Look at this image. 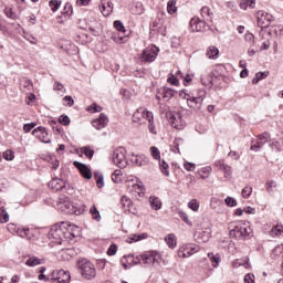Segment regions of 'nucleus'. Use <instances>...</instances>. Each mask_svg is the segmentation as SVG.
<instances>
[{
    "label": "nucleus",
    "mask_w": 283,
    "mask_h": 283,
    "mask_svg": "<svg viewBox=\"0 0 283 283\" xmlns=\"http://www.w3.org/2000/svg\"><path fill=\"white\" fill-rule=\"evenodd\" d=\"M78 233V227L70 226L67 229V223H55L49 231V240H52L55 244H63V240H72L71 237L76 238Z\"/></svg>",
    "instance_id": "nucleus-1"
},
{
    "label": "nucleus",
    "mask_w": 283,
    "mask_h": 283,
    "mask_svg": "<svg viewBox=\"0 0 283 283\" xmlns=\"http://www.w3.org/2000/svg\"><path fill=\"white\" fill-rule=\"evenodd\" d=\"M57 209H61L63 213H67L69 216H81L85 212V206L78 208L76 205L72 203L67 196L59 198Z\"/></svg>",
    "instance_id": "nucleus-2"
},
{
    "label": "nucleus",
    "mask_w": 283,
    "mask_h": 283,
    "mask_svg": "<svg viewBox=\"0 0 283 283\" xmlns=\"http://www.w3.org/2000/svg\"><path fill=\"white\" fill-rule=\"evenodd\" d=\"M38 280L51 283H70V272L65 270H54L51 274H40Z\"/></svg>",
    "instance_id": "nucleus-3"
},
{
    "label": "nucleus",
    "mask_w": 283,
    "mask_h": 283,
    "mask_svg": "<svg viewBox=\"0 0 283 283\" xmlns=\"http://www.w3.org/2000/svg\"><path fill=\"white\" fill-rule=\"evenodd\" d=\"M253 235V230L248 223L239 221L235 223L232 230H230V237L234 240H249Z\"/></svg>",
    "instance_id": "nucleus-4"
},
{
    "label": "nucleus",
    "mask_w": 283,
    "mask_h": 283,
    "mask_svg": "<svg viewBox=\"0 0 283 283\" xmlns=\"http://www.w3.org/2000/svg\"><path fill=\"white\" fill-rule=\"evenodd\" d=\"M78 269L82 277H85V280H94L96 277V268L87 259L78 262Z\"/></svg>",
    "instance_id": "nucleus-5"
},
{
    "label": "nucleus",
    "mask_w": 283,
    "mask_h": 283,
    "mask_svg": "<svg viewBox=\"0 0 283 283\" xmlns=\"http://www.w3.org/2000/svg\"><path fill=\"white\" fill-rule=\"evenodd\" d=\"M125 154H127L125 147H118L113 151V163L116 167H119V169H125V167H127V157Z\"/></svg>",
    "instance_id": "nucleus-6"
},
{
    "label": "nucleus",
    "mask_w": 283,
    "mask_h": 283,
    "mask_svg": "<svg viewBox=\"0 0 283 283\" xmlns=\"http://www.w3.org/2000/svg\"><path fill=\"white\" fill-rule=\"evenodd\" d=\"M143 120H148V123H151V120H154V113L147 111L145 107H139L133 114V123L143 125Z\"/></svg>",
    "instance_id": "nucleus-7"
},
{
    "label": "nucleus",
    "mask_w": 283,
    "mask_h": 283,
    "mask_svg": "<svg viewBox=\"0 0 283 283\" xmlns=\"http://www.w3.org/2000/svg\"><path fill=\"white\" fill-rule=\"evenodd\" d=\"M200 247L195 243H186L181 245L177 252L178 258H191L193 253H198Z\"/></svg>",
    "instance_id": "nucleus-8"
},
{
    "label": "nucleus",
    "mask_w": 283,
    "mask_h": 283,
    "mask_svg": "<svg viewBox=\"0 0 283 283\" xmlns=\"http://www.w3.org/2000/svg\"><path fill=\"white\" fill-rule=\"evenodd\" d=\"M7 229L8 232L12 233L13 235L15 233L20 238H27V240H30L32 238V230H30V228H19L14 223H9L7 226Z\"/></svg>",
    "instance_id": "nucleus-9"
},
{
    "label": "nucleus",
    "mask_w": 283,
    "mask_h": 283,
    "mask_svg": "<svg viewBox=\"0 0 283 283\" xmlns=\"http://www.w3.org/2000/svg\"><path fill=\"white\" fill-rule=\"evenodd\" d=\"M271 137L269 136V133H263L258 136L256 139H253L251 142V151H261V149L264 147L265 143H269V139Z\"/></svg>",
    "instance_id": "nucleus-10"
},
{
    "label": "nucleus",
    "mask_w": 283,
    "mask_h": 283,
    "mask_svg": "<svg viewBox=\"0 0 283 283\" xmlns=\"http://www.w3.org/2000/svg\"><path fill=\"white\" fill-rule=\"evenodd\" d=\"M158 48H146L140 56L142 63H154L156 61V56H158Z\"/></svg>",
    "instance_id": "nucleus-11"
},
{
    "label": "nucleus",
    "mask_w": 283,
    "mask_h": 283,
    "mask_svg": "<svg viewBox=\"0 0 283 283\" xmlns=\"http://www.w3.org/2000/svg\"><path fill=\"white\" fill-rule=\"evenodd\" d=\"M158 262H160V254L156 251H148L142 254V264L151 266V264H156Z\"/></svg>",
    "instance_id": "nucleus-12"
},
{
    "label": "nucleus",
    "mask_w": 283,
    "mask_h": 283,
    "mask_svg": "<svg viewBox=\"0 0 283 283\" xmlns=\"http://www.w3.org/2000/svg\"><path fill=\"white\" fill-rule=\"evenodd\" d=\"M168 123L175 129H185V120H182V115H180V113H177V112L169 113Z\"/></svg>",
    "instance_id": "nucleus-13"
},
{
    "label": "nucleus",
    "mask_w": 283,
    "mask_h": 283,
    "mask_svg": "<svg viewBox=\"0 0 283 283\" xmlns=\"http://www.w3.org/2000/svg\"><path fill=\"white\" fill-rule=\"evenodd\" d=\"M256 20L259 28H269L271 25V22L273 21V15L271 13H266L264 11H259L256 13Z\"/></svg>",
    "instance_id": "nucleus-14"
},
{
    "label": "nucleus",
    "mask_w": 283,
    "mask_h": 283,
    "mask_svg": "<svg viewBox=\"0 0 283 283\" xmlns=\"http://www.w3.org/2000/svg\"><path fill=\"white\" fill-rule=\"evenodd\" d=\"M209 28V22L207 20H200V18H192L190 20V28L192 32H205Z\"/></svg>",
    "instance_id": "nucleus-15"
},
{
    "label": "nucleus",
    "mask_w": 283,
    "mask_h": 283,
    "mask_svg": "<svg viewBox=\"0 0 283 283\" xmlns=\"http://www.w3.org/2000/svg\"><path fill=\"white\" fill-rule=\"evenodd\" d=\"M32 135L35 136L41 143L50 144L52 140L49 137L48 129L43 126H39L32 130Z\"/></svg>",
    "instance_id": "nucleus-16"
},
{
    "label": "nucleus",
    "mask_w": 283,
    "mask_h": 283,
    "mask_svg": "<svg viewBox=\"0 0 283 283\" xmlns=\"http://www.w3.org/2000/svg\"><path fill=\"white\" fill-rule=\"evenodd\" d=\"M209 238H211V229L209 228L198 229L193 234V239L196 242H199V244L202 242H209Z\"/></svg>",
    "instance_id": "nucleus-17"
},
{
    "label": "nucleus",
    "mask_w": 283,
    "mask_h": 283,
    "mask_svg": "<svg viewBox=\"0 0 283 283\" xmlns=\"http://www.w3.org/2000/svg\"><path fill=\"white\" fill-rule=\"evenodd\" d=\"M73 166L78 169L81 176H83L85 180H92V170L87 165L80 161H73Z\"/></svg>",
    "instance_id": "nucleus-18"
},
{
    "label": "nucleus",
    "mask_w": 283,
    "mask_h": 283,
    "mask_svg": "<svg viewBox=\"0 0 283 283\" xmlns=\"http://www.w3.org/2000/svg\"><path fill=\"white\" fill-rule=\"evenodd\" d=\"M107 123H109V118H107V115L104 113H101L98 118L92 122V125L95 127V129H105Z\"/></svg>",
    "instance_id": "nucleus-19"
},
{
    "label": "nucleus",
    "mask_w": 283,
    "mask_h": 283,
    "mask_svg": "<svg viewBox=\"0 0 283 283\" xmlns=\"http://www.w3.org/2000/svg\"><path fill=\"white\" fill-rule=\"evenodd\" d=\"M99 8L103 17H109L114 12V3L109 0H102Z\"/></svg>",
    "instance_id": "nucleus-20"
},
{
    "label": "nucleus",
    "mask_w": 283,
    "mask_h": 283,
    "mask_svg": "<svg viewBox=\"0 0 283 283\" xmlns=\"http://www.w3.org/2000/svg\"><path fill=\"white\" fill-rule=\"evenodd\" d=\"M186 101L189 105V107H197V109H200V107L202 106V101H205V97H202V95L196 97V96H191L189 93L186 96Z\"/></svg>",
    "instance_id": "nucleus-21"
},
{
    "label": "nucleus",
    "mask_w": 283,
    "mask_h": 283,
    "mask_svg": "<svg viewBox=\"0 0 283 283\" xmlns=\"http://www.w3.org/2000/svg\"><path fill=\"white\" fill-rule=\"evenodd\" d=\"M158 94H160L161 98H164V101H171V98H174V96H176V91L164 86L163 88H160L158 91Z\"/></svg>",
    "instance_id": "nucleus-22"
},
{
    "label": "nucleus",
    "mask_w": 283,
    "mask_h": 283,
    "mask_svg": "<svg viewBox=\"0 0 283 283\" xmlns=\"http://www.w3.org/2000/svg\"><path fill=\"white\" fill-rule=\"evenodd\" d=\"M49 187H50V189H52L53 191H62V189H65V182H64L62 179L53 178V179L49 182Z\"/></svg>",
    "instance_id": "nucleus-23"
},
{
    "label": "nucleus",
    "mask_w": 283,
    "mask_h": 283,
    "mask_svg": "<svg viewBox=\"0 0 283 283\" xmlns=\"http://www.w3.org/2000/svg\"><path fill=\"white\" fill-rule=\"evenodd\" d=\"M201 17L203 21H207L208 23H213V12H211V9H209V7H203L201 9Z\"/></svg>",
    "instance_id": "nucleus-24"
},
{
    "label": "nucleus",
    "mask_w": 283,
    "mask_h": 283,
    "mask_svg": "<svg viewBox=\"0 0 283 283\" xmlns=\"http://www.w3.org/2000/svg\"><path fill=\"white\" fill-rule=\"evenodd\" d=\"M219 54H220V50L214 45L209 46L206 52V56L212 60L218 59Z\"/></svg>",
    "instance_id": "nucleus-25"
},
{
    "label": "nucleus",
    "mask_w": 283,
    "mask_h": 283,
    "mask_svg": "<svg viewBox=\"0 0 283 283\" xmlns=\"http://www.w3.org/2000/svg\"><path fill=\"white\" fill-rule=\"evenodd\" d=\"M120 207L124 209V211H129L132 209L133 201L129 197L123 196L119 201Z\"/></svg>",
    "instance_id": "nucleus-26"
},
{
    "label": "nucleus",
    "mask_w": 283,
    "mask_h": 283,
    "mask_svg": "<svg viewBox=\"0 0 283 283\" xmlns=\"http://www.w3.org/2000/svg\"><path fill=\"white\" fill-rule=\"evenodd\" d=\"M277 189V181L275 180H268L266 181V188L265 191L269 193V196H273Z\"/></svg>",
    "instance_id": "nucleus-27"
},
{
    "label": "nucleus",
    "mask_w": 283,
    "mask_h": 283,
    "mask_svg": "<svg viewBox=\"0 0 283 283\" xmlns=\"http://www.w3.org/2000/svg\"><path fill=\"white\" fill-rule=\"evenodd\" d=\"M149 202H150L151 209H154L155 211H158L163 208V202L158 197H150Z\"/></svg>",
    "instance_id": "nucleus-28"
},
{
    "label": "nucleus",
    "mask_w": 283,
    "mask_h": 283,
    "mask_svg": "<svg viewBox=\"0 0 283 283\" xmlns=\"http://www.w3.org/2000/svg\"><path fill=\"white\" fill-rule=\"evenodd\" d=\"M201 84L206 87H213V76L210 74L201 76Z\"/></svg>",
    "instance_id": "nucleus-29"
},
{
    "label": "nucleus",
    "mask_w": 283,
    "mask_h": 283,
    "mask_svg": "<svg viewBox=\"0 0 283 283\" xmlns=\"http://www.w3.org/2000/svg\"><path fill=\"white\" fill-rule=\"evenodd\" d=\"M130 161L133 163V165H136L137 167H144V165H147V160L143 159V157L138 155H133Z\"/></svg>",
    "instance_id": "nucleus-30"
},
{
    "label": "nucleus",
    "mask_w": 283,
    "mask_h": 283,
    "mask_svg": "<svg viewBox=\"0 0 283 283\" xmlns=\"http://www.w3.org/2000/svg\"><path fill=\"white\" fill-rule=\"evenodd\" d=\"M20 85L24 87L28 92H32L34 84L32 83V80H29L28 77H23L20 82Z\"/></svg>",
    "instance_id": "nucleus-31"
},
{
    "label": "nucleus",
    "mask_w": 283,
    "mask_h": 283,
    "mask_svg": "<svg viewBox=\"0 0 283 283\" xmlns=\"http://www.w3.org/2000/svg\"><path fill=\"white\" fill-rule=\"evenodd\" d=\"M211 171H213V168H211V166H206L199 170V176L202 180H207V177L211 176Z\"/></svg>",
    "instance_id": "nucleus-32"
},
{
    "label": "nucleus",
    "mask_w": 283,
    "mask_h": 283,
    "mask_svg": "<svg viewBox=\"0 0 283 283\" xmlns=\"http://www.w3.org/2000/svg\"><path fill=\"white\" fill-rule=\"evenodd\" d=\"M27 266H39V264H43V260L36 256H30L27 262Z\"/></svg>",
    "instance_id": "nucleus-33"
},
{
    "label": "nucleus",
    "mask_w": 283,
    "mask_h": 283,
    "mask_svg": "<svg viewBox=\"0 0 283 283\" xmlns=\"http://www.w3.org/2000/svg\"><path fill=\"white\" fill-rule=\"evenodd\" d=\"M94 178L96 180L97 188L103 189V187H105V182L103 181L104 180L103 174H101L99 171H95Z\"/></svg>",
    "instance_id": "nucleus-34"
},
{
    "label": "nucleus",
    "mask_w": 283,
    "mask_h": 283,
    "mask_svg": "<svg viewBox=\"0 0 283 283\" xmlns=\"http://www.w3.org/2000/svg\"><path fill=\"white\" fill-rule=\"evenodd\" d=\"M124 258H128V262H132L133 264H143V254L137 256L134 254H128L125 255Z\"/></svg>",
    "instance_id": "nucleus-35"
},
{
    "label": "nucleus",
    "mask_w": 283,
    "mask_h": 283,
    "mask_svg": "<svg viewBox=\"0 0 283 283\" xmlns=\"http://www.w3.org/2000/svg\"><path fill=\"white\" fill-rule=\"evenodd\" d=\"M208 258L209 260L212 262V266H218V264H220L221 262V258L220 254H214L213 252L208 253Z\"/></svg>",
    "instance_id": "nucleus-36"
},
{
    "label": "nucleus",
    "mask_w": 283,
    "mask_h": 283,
    "mask_svg": "<svg viewBox=\"0 0 283 283\" xmlns=\"http://www.w3.org/2000/svg\"><path fill=\"white\" fill-rule=\"evenodd\" d=\"M168 14H176L178 12V7H176V0H169L167 3Z\"/></svg>",
    "instance_id": "nucleus-37"
},
{
    "label": "nucleus",
    "mask_w": 283,
    "mask_h": 283,
    "mask_svg": "<svg viewBox=\"0 0 283 283\" xmlns=\"http://www.w3.org/2000/svg\"><path fill=\"white\" fill-rule=\"evenodd\" d=\"M90 213L93 220H96V222H101V212L98 211V208H96V206L91 207Z\"/></svg>",
    "instance_id": "nucleus-38"
},
{
    "label": "nucleus",
    "mask_w": 283,
    "mask_h": 283,
    "mask_svg": "<svg viewBox=\"0 0 283 283\" xmlns=\"http://www.w3.org/2000/svg\"><path fill=\"white\" fill-rule=\"evenodd\" d=\"M269 76V72H259L255 74V77L252 80L253 85H258L260 81H263V78H266Z\"/></svg>",
    "instance_id": "nucleus-39"
},
{
    "label": "nucleus",
    "mask_w": 283,
    "mask_h": 283,
    "mask_svg": "<svg viewBox=\"0 0 283 283\" xmlns=\"http://www.w3.org/2000/svg\"><path fill=\"white\" fill-rule=\"evenodd\" d=\"M147 233H142V234H133L130 238H128L129 243L132 242H140V240H147Z\"/></svg>",
    "instance_id": "nucleus-40"
},
{
    "label": "nucleus",
    "mask_w": 283,
    "mask_h": 283,
    "mask_svg": "<svg viewBox=\"0 0 283 283\" xmlns=\"http://www.w3.org/2000/svg\"><path fill=\"white\" fill-rule=\"evenodd\" d=\"M241 10H247V8H255V0H243L240 2Z\"/></svg>",
    "instance_id": "nucleus-41"
},
{
    "label": "nucleus",
    "mask_w": 283,
    "mask_h": 283,
    "mask_svg": "<svg viewBox=\"0 0 283 283\" xmlns=\"http://www.w3.org/2000/svg\"><path fill=\"white\" fill-rule=\"evenodd\" d=\"M159 168L164 176L169 177V164L165 163V160L159 159Z\"/></svg>",
    "instance_id": "nucleus-42"
},
{
    "label": "nucleus",
    "mask_w": 283,
    "mask_h": 283,
    "mask_svg": "<svg viewBox=\"0 0 283 283\" xmlns=\"http://www.w3.org/2000/svg\"><path fill=\"white\" fill-rule=\"evenodd\" d=\"M81 153L84 154V156L86 158H88L90 160H92V158H94V149L85 146L81 148Z\"/></svg>",
    "instance_id": "nucleus-43"
},
{
    "label": "nucleus",
    "mask_w": 283,
    "mask_h": 283,
    "mask_svg": "<svg viewBox=\"0 0 283 283\" xmlns=\"http://www.w3.org/2000/svg\"><path fill=\"white\" fill-rule=\"evenodd\" d=\"M61 0H51L49 2V7L51 8L52 12H57V10L61 8Z\"/></svg>",
    "instance_id": "nucleus-44"
},
{
    "label": "nucleus",
    "mask_w": 283,
    "mask_h": 283,
    "mask_svg": "<svg viewBox=\"0 0 283 283\" xmlns=\"http://www.w3.org/2000/svg\"><path fill=\"white\" fill-rule=\"evenodd\" d=\"M114 28L117 30V32H122L123 34L127 32V30H125V24H123L120 20H116L114 22Z\"/></svg>",
    "instance_id": "nucleus-45"
},
{
    "label": "nucleus",
    "mask_w": 283,
    "mask_h": 283,
    "mask_svg": "<svg viewBox=\"0 0 283 283\" xmlns=\"http://www.w3.org/2000/svg\"><path fill=\"white\" fill-rule=\"evenodd\" d=\"M150 155L155 160H160V150H158V147L151 146L150 147Z\"/></svg>",
    "instance_id": "nucleus-46"
},
{
    "label": "nucleus",
    "mask_w": 283,
    "mask_h": 283,
    "mask_svg": "<svg viewBox=\"0 0 283 283\" xmlns=\"http://www.w3.org/2000/svg\"><path fill=\"white\" fill-rule=\"evenodd\" d=\"M188 207L189 209H191L192 211H198L200 209V203L196 200V199H191L188 202Z\"/></svg>",
    "instance_id": "nucleus-47"
},
{
    "label": "nucleus",
    "mask_w": 283,
    "mask_h": 283,
    "mask_svg": "<svg viewBox=\"0 0 283 283\" xmlns=\"http://www.w3.org/2000/svg\"><path fill=\"white\" fill-rule=\"evenodd\" d=\"M251 193H253V188L251 186H245L241 191L242 198H249Z\"/></svg>",
    "instance_id": "nucleus-48"
},
{
    "label": "nucleus",
    "mask_w": 283,
    "mask_h": 283,
    "mask_svg": "<svg viewBox=\"0 0 283 283\" xmlns=\"http://www.w3.org/2000/svg\"><path fill=\"white\" fill-rule=\"evenodd\" d=\"M10 221V214L6 210L0 211V222L4 224L6 222Z\"/></svg>",
    "instance_id": "nucleus-49"
},
{
    "label": "nucleus",
    "mask_w": 283,
    "mask_h": 283,
    "mask_svg": "<svg viewBox=\"0 0 283 283\" xmlns=\"http://www.w3.org/2000/svg\"><path fill=\"white\" fill-rule=\"evenodd\" d=\"M166 242H167L169 249L176 248V239L174 238V234H169L168 238H166Z\"/></svg>",
    "instance_id": "nucleus-50"
},
{
    "label": "nucleus",
    "mask_w": 283,
    "mask_h": 283,
    "mask_svg": "<svg viewBox=\"0 0 283 283\" xmlns=\"http://www.w3.org/2000/svg\"><path fill=\"white\" fill-rule=\"evenodd\" d=\"M244 39L250 45H255V35L253 33H245Z\"/></svg>",
    "instance_id": "nucleus-51"
},
{
    "label": "nucleus",
    "mask_w": 283,
    "mask_h": 283,
    "mask_svg": "<svg viewBox=\"0 0 283 283\" xmlns=\"http://www.w3.org/2000/svg\"><path fill=\"white\" fill-rule=\"evenodd\" d=\"M179 217L181 218V220H184V222H186V224L192 227L193 223L189 220V216H187V212L179 211Z\"/></svg>",
    "instance_id": "nucleus-52"
},
{
    "label": "nucleus",
    "mask_w": 283,
    "mask_h": 283,
    "mask_svg": "<svg viewBox=\"0 0 283 283\" xmlns=\"http://www.w3.org/2000/svg\"><path fill=\"white\" fill-rule=\"evenodd\" d=\"M2 158H4V160H14V151L12 150H6L2 154Z\"/></svg>",
    "instance_id": "nucleus-53"
},
{
    "label": "nucleus",
    "mask_w": 283,
    "mask_h": 283,
    "mask_svg": "<svg viewBox=\"0 0 283 283\" xmlns=\"http://www.w3.org/2000/svg\"><path fill=\"white\" fill-rule=\"evenodd\" d=\"M59 123H60V125L67 126V125H70L71 120H70V117L67 115H61L59 117Z\"/></svg>",
    "instance_id": "nucleus-54"
},
{
    "label": "nucleus",
    "mask_w": 283,
    "mask_h": 283,
    "mask_svg": "<svg viewBox=\"0 0 283 283\" xmlns=\"http://www.w3.org/2000/svg\"><path fill=\"white\" fill-rule=\"evenodd\" d=\"M73 7L70 2H67L65 6H64V10H63V14H66L67 17H71V14H73Z\"/></svg>",
    "instance_id": "nucleus-55"
},
{
    "label": "nucleus",
    "mask_w": 283,
    "mask_h": 283,
    "mask_svg": "<svg viewBox=\"0 0 283 283\" xmlns=\"http://www.w3.org/2000/svg\"><path fill=\"white\" fill-rule=\"evenodd\" d=\"M224 202L228 207H237L238 206V201L235 200V198H232V197H227L224 199Z\"/></svg>",
    "instance_id": "nucleus-56"
},
{
    "label": "nucleus",
    "mask_w": 283,
    "mask_h": 283,
    "mask_svg": "<svg viewBox=\"0 0 283 283\" xmlns=\"http://www.w3.org/2000/svg\"><path fill=\"white\" fill-rule=\"evenodd\" d=\"M4 14H6V17H8V19H12L13 21H15V19H18L17 13L14 11H12L11 9H4Z\"/></svg>",
    "instance_id": "nucleus-57"
},
{
    "label": "nucleus",
    "mask_w": 283,
    "mask_h": 283,
    "mask_svg": "<svg viewBox=\"0 0 283 283\" xmlns=\"http://www.w3.org/2000/svg\"><path fill=\"white\" fill-rule=\"evenodd\" d=\"M221 171H223L226 178H231V174H232V171H231V166H229V165L226 164V165L223 166V168L221 169Z\"/></svg>",
    "instance_id": "nucleus-58"
},
{
    "label": "nucleus",
    "mask_w": 283,
    "mask_h": 283,
    "mask_svg": "<svg viewBox=\"0 0 283 283\" xmlns=\"http://www.w3.org/2000/svg\"><path fill=\"white\" fill-rule=\"evenodd\" d=\"M244 283H255V275L248 273L243 279Z\"/></svg>",
    "instance_id": "nucleus-59"
},
{
    "label": "nucleus",
    "mask_w": 283,
    "mask_h": 283,
    "mask_svg": "<svg viewBox=\"0 0 283 283\" xmlns=\"http://www.w3.org/2000/svg\"><path fill=\"white\" fill-rule=\"evenodd\" d=\"M184 167H185L186 171H196V164L186 161L184 164Z\"/></svg>",
    "instance_id": "nucleus-60"
},
{
    "label": "nucleus",
    "mask_w": 283,
    "mask_h": 283,
    "mask_svg": "<svg viewBox=\"0 0 283 283\" xmlns=\"http://www.w3.org/2000/svg\"><path fill=\"white\" fill-rule=\"evenodd\" d=\"M117 251H118V245L113 243L107 250V255H114Z\"/></svg>",
    "instance_id": "nucleus-61"
},
{
    "label": "nucleus",
    "mask_w": 283,
    "mask_h": 283,
    "mask_svg": "<svg viewBox=\"0 0 283 283\" xmlns=\"http://www.w3.org/2000/svg\"><path fill=\"white\" fill-rule=\"evenodd\" d=\"M64 105H67L69 107H72L74 105V98L70 95H66L64 98Z\"/></svg>",
    "instance_id": "nucleus-62"
},
{
    "label": "nucleus",
    "mask_w": 283,
    "mask_h": 283,
    "mask_svg": "<svg viewBox=\"0 0 283 283\" xmlns=\"http://www.w3.org/2000/svg\"><path fill=\"white\" fill-rule=\"evenodd\" d=\"M167 83H170V85H175V86L180 85V82H178V77L174 75L167 78Z\"/></svg>",
    "instance_id": "nucleus-63"
},
{
    "label": "nucleus",
    "mask_w": 283,
    "mask_h": 283,
    "mask_svg": "<svg viewBox=\"0 0 283 283\" xmlns=\"http://www.w3.org/2000/svg\"><path fill=\"white\" fill-rule=\"evenodd\" d=\"M281 233H282V227L280 226L273 227L271 230V235H280Z\"/></svg>",
    "instance_id": "nucleus-64"
}]
</instances>
